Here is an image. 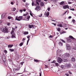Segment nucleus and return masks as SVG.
<instances>
[{
	"mask_svg": "<svg viewBox=\"0 0 76 76\" xmlns=\"http://www.w3.org/2000/svg\"><path fill=\"white\" fill-rule=\"evenodd\" d=\"M35 10L38 11L40 10V6L39 5H37V6L36 8L35 9Z\"/></svg>",
	"mask_w": 76,
	"mask_h": 76,
	"instance_id": "39448f33",
	"label": "nucleus"
},
{
	"mask_svg": "<svg viewBox=\"0 0 76 76\" xmlns=\"http://www.w3.org/2000/svg\"><path fill=\"white\" fill-rule=\"evenodd\" d=\"M58 44L60 46H62L63 45V43L61 42H60L58 43Z\"/></svg>",
	"mask_w": 76,
	"mask_h": 76,
	"instance_id": "6ab92c4d",
	"label": "nucleus"
},
{
	"mask_svg": "<svg viewBox=\"0 0 76 76\" xmlns=\"http://www.w3.org/2000/svg\"><path fill=\"white\" fill-rule=\"evenodd\" d=\"M64 62H67V59H64Z\"/></svg>",
	"mask_w": 76,
	"mask_h": 76,
	"instance_id": "f704fd0d",
	"label": "nucleus"
},
{
	"mask_svg": "<svg viewBox=\"0 0 76 76\" xmlns=\"http://www.w3.org/2000/svg\"><path fill=\"white\" fill-rule=\"evenodd\" d=\"M23 63H24V62H21L20 64L21 65H23Z\"/></svg>",
	"mask_w": 76,
	"mask_h": 76,
	"instance_id": "a19ab883",
	"label": "nucleus"
},
{
	"mask_svg": "<svg viewBox=\"0 0 76 76\" xmlns=\"http://www.w3.org/2000/svg\"><path fill=\"white\" fill-rule=\"evenodd\" d=\"M41 73H42V72H41V73L40 74L39 76H41Z\"/></svg>",
	"mask_w": 76,
	"mask_h": 76,
	"instance_id": "338daca9",
	"label": "nucleus"
},
{
	"mask_svg": "<svg viewBox=\"0 0 76 76\" xmlns=\"http://www.w3.org/2000/svg\"><path fill=\"white\" fill-rule=\"evenodd\" d=\"M52 24H53V25H54V26H56V23H53Z\"/></svg>",
	"mask_w": 76,
	"mask_h": 76,
	"instance_id": "4d7b16f0",
	"label": "nucleus"
},
{
	"mask_svg": "<svg viewBox=\"0 0 76 76\" xmlns=\"http://www.w3.org/2000/svg\"><path fill=\"white\" fill-rule=\"evenodd\" d=\"M11 4H12V5H13V2H11Z\"/></svg>",
	"mask_w": 76,
	"mask_h": 76,
	"instance_id": "e2e57ef3",
	"label": "nucleus"
},
{
	"mask_svg": "<svg viewBox=\"0 0 76 76\" xmlns=\"http://www.w3.org/2000/svg\"><path fill=\"white\" fill-rule=\"evenodd\" d=\"M28 42H29V41L27 40L26 44L27 45H28Z\"/></svg>",
	"mask_w": 76,
	"mask_h": 76,
	"instance_id": "6e6d98bb",
	"label": "nucleus"
},
{
	"mask_svg": "<svg viewBox=\"0 0 76 76\" xmlns=\"http://www.w3.org/2000/svg\"><path fill=\"white\" fill-rule=\"evenodd\" d=\"M4 52L5 53H7V51L6 50H4Z\"/></svg>",
	"mask_w": 76,
	"mask_h": 76,
	"instance_id": "7c9ffc66",
	"label": "nucleus"
},
{
	"mask_svg": "<svg viewBox=\"0 0 76 76\" xmlns=\"http://www.w3.org/2000/svg\"><path fill=\"white\" fill-rule=\"evenodd\" d=\"M23 18H23L22 16H19V17H16L15 18V20H18V21H20Z\"/></svg>",
	"mask_w": 76,
	"mask_h": 76,
	"instance_id": "f03ea898",
	"label": "nucleus"
},
{
	"mask_svg": "<svg viewBox=\"0 0 76 76\" xmlns=\"http://www.w3.org/2000/svg\"><path fill=\"white\" fill-rule=\"evenodd\" d=\"M34 27V25H28V28L31 29V28H33Z\"/></svg>",
	"mask_w": 76,
	"mask_h": 76,
	"instance_id": "2eb2a0df",
	"label": "nucleus"
},
{
	"mask_svg": "<svg viewBox=\"0 0 76 76\" xmlns=\"http://www.w3.org/2000/svg\"><path fill=\"white\" fill-rule=\"evenodd\" d=\"M34 2H32V6H34Z\"/></svg>",
	"mask_w": 76,
	"mask_h": 76,
	"instance_id": "a18cd8bd",
	"label": "nucleus"
},
{
	"mask_svg": "<svg viewBox=\"0 0 76 76\" xmlns=\"http://www.w3.org/2000/svg\"><path fill=\"white\" fill-rule=\"evenodd\" d=\"M34 6H37V4H34Z\"/></svg>",
	"mask_w": 76,
	"mask_h": 76,
	"instance_id": "69168bd1",
	"label": "nucleus"
},
{
	"mask_svg": "<svg viewBox=\"0 0 76 76\" xmlns=\"http://www.w3.org/2000/svg\"><path fill=\"white\" fill-rule=\"evenodd\" d=\"M13 45H10H10H8V47L9 48H12V47H13Z\"/></svg>",
	"mask_w": 76,
	"mask_h": 76,
	"instance_id": "4468645a",
	"label": "nucleus"
},
{
	"mask_svg": "<svg viewBox=\"0 0 76 76\" xmlns=\"http://www.w3.org/2000/svg\"><path fill=\"white\" fill-rule=\"evenodd\" d=\"M17 28H18V27H17V26H15V29H17Z\"/></svg>",
	"mask_w": 76,
	"mask_h": 76,
	"instance_id": "0e129e2a",
	"label": "nucleus"
},
{
	"mask_svg": "<svg viewBox=\"0 0 76 76\" xmlns=\"http://www.w3.org/2000/svg\"><path fill=\"white\" fill-rule=\"evenodd\" d=\"M72 22H73V23H75V22H76V21H75V20L73 19L72 20Z\"/></svg>",
	"mask_w": 76,
	"mask_h": 76,
	"instance_id": "72a5a7b5",
	"label": "nucleus"
},
{
	"mask_svg": "<svg viewBox=\"0 0 76 76\" xmlns=\"http://www.w3.org/2000/svg\"><path fill=\"white\" fill-rule=\"evenodd\" d=\"M25 38H23V39L22 41H25Z\"/></svg>",
	"mask_w": 76,
	"mask_h": 76,
	"instance_id": "052dcab7",
	"label": "nucleus"
},
{
	"mask_svg": "<svg viewBox=\"0 0 76 76\" xmlns=\"http://www.w3.org/2000/svg\"><path fill=\"white\" fill-rule=\"evenodd\" d=\"M53 36L52 35H50L49 37V38H53Z\"/></svg>",
	"mask_w": 76,
	"mask_h": 76,
	"instance_id": "de8ad7c7",
	"label": "nucleus"
},
{
	"mask_svg": "<svg viewBox=\"0 0 76 76\" xmlns=\"http://www.w3.org/2000/svg\"><path fill=\"white\" fill-rule=\"evenodd\" d=\"M69 19H71V18H72V17L71 16H69L68 17Z\"/></svg>",
	"mask_w": 76,
	"mask_h": 76,
	"instance_id": "bf43d9fd",
	"label": "nucleus"
},
{
	"mask_svg": "<svg viewBox=\"0 0 76 76\" xmlns=\"http://www.w3.org/2000/svg\"><path fill=\"white\" fill-rule=\"evenodd\" d=\"M14 70H15V71H18V70H19V69H14Z\"/></svg>",
	"mask_w": 76,
	"mask_h": 76,
	"instance_id": "2f4dec72",
	"label": "nucleus"
},
{
	"mask_svg": "<svg viewBox=\"0 0 76 76\" xmlns=\"http://www.w3.org/2000/svg\"><path fill=\"white\" fill-rule=\"evenodd\" d=\"M10 25V23H7V25Z\"/></svg>",
	"mask_w": 76,
	"mask_h": 76,
	"instance_id": "49530a36",
	"label": "nucleus"
},
{
	"mask_svg": "<svg viewBox=\"0 0 76 76\" xmlns=\"http://www.w3.org/2000/svg\"><path fill=\"white\" fill-rule=\"evenodd\" d=\"M65 75L67 76H69V74H65Z\"/></svg>",
	"mask_w": 76,
	"mask_h": 76,
	"instance_id": "79ce46f5",
	"label": "nucleus"
},
{
	"mask_svg": "<svg viewBox=\"0 0 76 76\" xmlns=\"http://www.w3.org/2000/svg\"><path fill=\"white\" fill-rule=\"evenodd\" d=\"M50 15V12H45L44 14V15L46 16V17H48Z\"/></svg>",
	"mask_w": 76,
	"mask_h": 76,
	"instance_id": "20e7f679",
	"label": "nucleus"
},
{
	"mask_svg": "<svg viewBox=\"0 0 76 76\" xmlns=\"http://www.w3.org/2000/svg\"><path fill=\"white\" fill-rule=\"evenodd\" d=\"M1 31L3 32L6 33V32H7L8 31V29L7 28V27H5L4 28H1Z\"/></svg>",
	"mask_w": 76,
	"mask_h": 76,
	"instance_id": "f257e3e1",
	"label": "nucleus"
},
{
	"mask_svg": "<svg viewBox=\"0 0 76 76\" xmlns=\"http://www.w3.org/2000/svg\"><path fill=\"white\" fill-rule=\"evenodd\" d=\"M40 4L41 6H43L44 5V3L43 2H41L40 3Z\"/></svg>",
	"mask_w": 76,
	"mask_h": 76,
	"instance_id": "412c9836",
	"label": "nucleus"
},
{
	"mask_svg": "<svg viewBox=\"0 0 76 76\" xmlns=\"http://www.w3.org/2000/svg\"><path fill=\"white\" fill-rule=\"evenodd\" d=\"M57 26L59 27H63V25H62L61 24H57Z\"/></svg>",
	"mask_w": 76,
	"mask_h": 76,
	"instance_id": "aec40b11",
	"label": "nucleus"
},
{
	"mask_svg": "<svg viewBox=\"0 0 76 76\" xmlns=\"http://www.w3.org/2000/svg\"><path fill=\"white\" fill-rule=\"evenodd\" d=\"M67 48H71L70 47L69 45H67Z\"/></svg>",
	"mask_w": 76,
	"mask_h": 76,
	"instance_id": "ea45409f",
	"label": "nucleus"
},
{
	"mask_svg": "<svg viewBox=\"0 0 76 76\" xmlns=\"http://www.w3.org/2000/svg\"><path fill=\"white\" fill-rule=\"evenodd\" d=\"M30 15L32 17H33V15H32V13H30Z\"/></svg>",
	"mask_w": 76,
	"mask_h": 76,
	"instance_id": "5fc2aeb1",
	"label": "nucleus"
},
{
	"mask_svg": "<svg viewBox=\"0 0 76 76\" xmlns=\"http://www.w3.org/2000/svg\"><path fill=\"white\" fill-rule=\"evenodd\" d=\"M61 40L62 41V42H64V43H66V42H65V41H64V40L62 39V40Z\"/></svg>",
	"mask_w": 76,
	"mask_h": 76,
	"instance_id": "4c0bfd02",
	"label": "nucleus"
},
{
	"mask_svg": "<svg viewBox=\"0 0 76 76\" xmlns=\"http://www.w3.org/2000/svg\"><path fill=\"white\" fill-rule=\"evenodd\" d=\"M36 3H37V4L38 5H39V3H38V2H41V0H36Z\"/></svg>",
	"mask_w": 76,
	"mask_h": 76,
	"instance_id": "9d476101",
	"label": "nucleus"
},
{
	"mask_svg": "<svg viewBox=\"0 0 76 76\" xmlns=\"http://www.w3.org/2000/svg\"><path fill=\"white\" fill-rule=\"evenodd\" d=\"M65 56H66V57H70V54L69 53H66L65 54Z\"/></svg>",
	"mask_w": 76,
	"mask_h": 76,
	"instance_id": "9b49d317",
	"label": "nucleus"
},
{
	"mask_svg": "<svg viewBox=\"0 0 76 76\" xmlns=\"http://www.w3.org/2000/svg\"><path fill=\"white\" fill-rule=\"evenodd\" d=\"M12 18H12V17L11 16H8L7 18L8 19H12Z\"/></svg>",
	"mask_w": 76,
	"mask_h": 76,
	"instance_id": "cd10ccee",
	"label": "nucleus"
},
{
	"mask_svg": "<svg viewBox=\"0 0 76 76\" xmlns=\"http://www.w3.org/2000/svg\"><path fill=\"white\" fill-rule=\"evenodd\" d=\"M42 14H41L40 15H39V17H42Z\"/></svg>",
	"mask_w": 76,
	"mask_h": 76,
	"instance_id": "8fccbe9b",
	"label": "nucleus"
},
{
	"mask_svg": "<svg viewBox=\"0 0 76 76\" xmlns=\"http://www.w3.org/2000/svg\"><path fill=\"white\" fill-rule=\"evenodd\" d=\"M72 2H68V4H72Z\"/></svg>",
	"mask_w": 76,
	"mask_h": 76,
	"instance_id": "13d9d810",
	"label": "nucleus"
},
{
	"mask_svg": "<svg viewBox=\"0 0 76 76\" xmlns=\"http://www.w3.org/2000/svg\"><path fill=\"white\" fill-rule=\"evenodd\" d=\"M9 50L10 51H11V52H13V51H14V50L13 49H10Z\"/></svg>",
	"mask_w": 76,
	"mask_h": 76,
	"instance_id": "b1692460",
	"label": "nucleus"
},
{
	"mask_svg": "<svg viewBox=\"0 0 76 76\" xmlns=\"http://www.w3.org/2000/svg\"><path fill=\"white\" fill-rule=\"evenodd\" d=\"M47 10L49 11L50 10V8H48Z\"/></svg>",
	"mask_w": 76,
	"mask_h": 76,
	"instance_id": "c03bdc74",
	"label": "nucleus"
},
{
	"mask_svg": "<svg viewBox=\"0 0 76 76\" xmlns=\"http://www.w3.org/2000/svg\"><path fill=\"white\" fill-rule=\"evenodd\" d=\"M27 38L28 39H29V38H31V36L30 35H28L27 36Z\"/></svg>",
	"mask_w": 76,
	"mask_h": 76,
	"instance_id": "473e14b6",
	"label": "nucleus"
},
{
	"mask_svg": "<svg viewBox=\"0 0 76 76\" xmlns=\"http://www.w3.org/2000/svg\"><path fill=\"white\" fill-rule=\"evenodd\" d=\"M15 10H16V8H14L13 9L12 11L13 12H15Z\"/></svg>",
	"mask_w": 76,
	"mask_h": 76,
	"instance_id": "c9c22d12",
	"label": "nucleus"
},
{
	"mask_svg": "<svg viewBox=\"0 0 76 76\" xmlns=\"http://www.w3.org/2000/svg\"><path fill=\"white\" fill-rule=\"evenodd\" d=\"M29 34V32H28V31H25L23 33L24 35H28Z\"/></svg>",
	"mask_w": 76,
	"mask_h": 76,
	"instance_id": "ddd939ff",
	"label": "nucleus"
},
{
	"mask_svg": "<svg viewBox=\"0 0 76 76\" xmlns=\"http://www.w3.org/2000/svg\"><path fill=\"white\" fill-rule=\"evenodd\" d=\"M5 16H6V13H4L2 15L1 17H3V18H5Z\"/></svg>",
	"mask_w": 76,
	"mask_h": 76,
	"instance_id": "a211bd4d",
	"label": "nucleus"
},
{
	"mask_svg": "<svg viewBox=\"0 0 76 76\" xmlns=\"http://www.w3.org/2000/svg\"><path fill=\"white\" fill-rule=\"evenodd\" d=\"M64 15H65V14L64 13L62 15V16H64Z\"/></svg>",
	"mask_w": 76,
	"mask_h": 76,
	"instance_id": "774afa93",
	"label": "nucleus"
},
{
	"mask_svg": "<svg viewBox=\"0 0 76 76\" xmlns=\"http://www.w3.org/2000/svg\"><path fill=\"white\" fill-rule=\"evenodd\" d=\"M24 18H24V20H25L26 19H27L28 20H29V19H30V16L29 15H28L27 17H24Z\"/></svg>",
	"mask_w": 76,
	"mask_h": 76,
	"instance_id": "0eeeda50",
	"label": "nucleus"
},
{
	"mask_svg": "<svg viewBox=\"0 0 76 76\" xmlns=\"http://www.w3.org/2000/svg\"><path fill=\"white\" fill-rule=\"evenodd\" d=\"M16 36V35L15 34L13 33L12 34V35L11 36V37L12 38H16V37H15Z\"/></svg>",
	"mask_w": 76,
	"mask_h": 76,
	"instance_id": "1a4fd4ad",
	"label": "nucleus"
},
{
	"mask_svg": "<svg viewBox=\"0 0 76 76\" xmlns=\"http://www.w3.org/2000/svg\"><path fill=\"white\" fill-rule=\"evenodd\" d=\"M64 9H69V7L67 5H64L63 7Z\"/></svg>",
	"mask_w": 76,
	"mask_h": 76,
	"instance_id": "423d86ee",
	"label": "nucleus"
},
{
	"mask_svg": "<svg viewBox=\"0 0 76 76\" xmlns=\"http://www.w3.org/2000/svg\"><path fill=\"white\" fill-rule=\"evenodd\" d=\"M23 45V43H21L20 44H19V46L20 47H21Z\"/></svg>",
	"mask_w": 76,
	"mask_h": 76,
	"instance_id": "bb28decb",
	"label": "nucleus"
},
{
	"mask_svg": "<svg viewBox=\"0 0 76 76\" xmlns=\"http://www.w3.org/2000/svg\"><path fill=\"white\" fill-rule=\"evenodd\" d=\"M26 6H28V3H26Z\"/></svg>",
	"mask_w": 76,
	"mask_h": 76,
	"instance_id": "603ef678",
	"label": "nucleus"
},
{
	"mask_svg": "<svg viewBox=\"0 0 76 76\" xmlns=\"http://www.w3.org/2000/svg\"><path fill=\"white\" fill-rule=\"evenodd\" d=\"M45 68H48V66L47 65H45Z\"/></svg>",
	"mask_w": 76,
	"mask_h": 76,
	"instance_id": "09e8293b",
	"label": "nucleus"
},
{
	"mask_svg": "<svg viewBox=\"0 0 76 76\" xmlns=\"http://www.w3.org/2000/svg\"><path fill=\"white\" fill-rule=\"evenodd\" d=\"M34 62H39L40 61L37 59H34Z\"/></svg>",
	"mask_w": 76,
	"mask_h": 76,
	"instance_id": "a878e982",
	"label": "nucleus"
},
{
	"mask_svg": "<svg viewBox=\"0 0 76 76\" xmlns=\"http://www.w3.org/2000/svg\"><path fill=\"white\" fill-rule=\"evenodd\" d=\"M56 62V61L54 60L53 61V62H52V63H54Z\"/></svg>",
	"mask_w": 76,
	"mask_h": 76,
	"instance_id": "3c124183",
	"label": "nucleus"
},
{
	"mask_svg": "<svg viewBox=\"0 0 76 76\" xmlns=\"http://www.w3.org/2000/svg\"><path fill=\"white\" fill-rule=\"evenodd\" d=\"M56 29L58 32H60L61 30V29H60V27H58V28H56Z\"/></svg>",
	"mask_w": 76,
	"mask_h": 76,
	"instance_id": "4be33fe9",
	"label": "nucleus"
},
{
	"mask_svg": "<svg viewBox=\"0 0 76 76\" xmlns=\"http://www.w3.org/2000/svg\"><path fill=\"white\" fill-rule=\"evenodd\" d=\"M67 41L68 42H70L72 41V40L71 39H69V38H68L67 39Z\"/></svg>",
	"mask_w": 76,
	"mask_h": 76,
	"instance_id": "f8f14e48",
	"label": "nucleus"
},
{
	"mask_svg": "<svg viewBox=\"0 0 76 76\" xmlns=\"http://www.w3.org/2000/svg\"><path fill=\"white\" fill-rule=\"evenodd\" d=\"M69 74H70V75H72V72L70 71H69Z\"/></svg>",
	"mask_w": 76,
	"mask_h": 76,
	"instance_id": "58836bf2",
	"label": "nucleus"
},
{
	"mask_svg": "<svg viewBox=\"0 0 76 76\" xmlns=\"http://www.w3.org/2000/svg\"><path fill=\"white\" fill-rule=\"evenodd\" d=\"M69 38H70L71 39H75V38L73 37L72 36H69Z\"/></svg>",
	"mask_w": 76,
	"mask_h": 76,
	"instance_id": "dca6fc26",
	"label": "nucleus"
},
{
	"mask_svg": "<svg viewBox=\"0 0 76 76\" xmlns=\"http://www.w3.org/2000/svg\"><path fill=\"white\" fill-rule=\"evenodd\" d=\"M71 60L72 61H75V58L74 57H73L71 58Z\"/></svg>",
	"mask_w": 76,
	"mask_h": 76,
	"instance_id": "f3484780",
	"label": "nucleus"
},
{
	"mask_svg": "<svg viewBox=\"0 0 76 76\" xmlns=\"http://www.w3.org/2000/svg\"><path fill=\"white\" fill-rule=\"evenodd\" d=\"M64 33H66V32L65 31H62L60 33V34H64Z\"/></svg>",
	"mask_w": 76,
	"mask_h": 76,
	"instance_id": "5701e85b",
	"label": "nucleus"
},
{
	"mask_svg": "<svg viewBox=\"0 0 76 76\" xmlns=\"http://www.w3.org/2000/svg\"><path fill=\"white\" fill-rule=\"evenodd\" d=\"M20 12L22 13L23 12V10H22L21 9L20 10Z\"/></svg>",
	"mask_w": 76,
	"mask_h": 76,
	"instance_id": "37998d69",
	"label": "nucleus"
},
{
	"mask_svg": "<svg viewBox=\"0 0 76 76\" xmlns=\"http://www.w3.org/2000/svg\"><path fill=\"white\" fill-rule=\"evenodd\" d=\"M55 64L56 66H58V63H55Z\"/></svg>",
	"mask_w": 76,
	"mask_h": 76,
	"instance_id": "e433bc0d",
	"label": "nucleus"
},
{
	"mask_svg": "<svg viewBox=\"0 0 76 76\" xmlns=\"http://www.w3.org/2000/svg\"><path fill=\"white\" fill-rule=\"evenodd\" d=\"M63 61V60H62V59L60 57L58 58V59L57 60V61L59 63H61V62Z\"/></svg>",
	"mask_w": 76,
	"mask_h": 76,
	"instance_id": "7ed1b4c3",
	"label": "nucleus"
},
{
	"mask_svg": "<svg viewBox=\"0 0 76 76\" xmlns=\"http://www.w3.org/2000/svg\"><path fill=\"white\" fill-rule=\"evenodd\" d=\"M70 10H73V11H74V10H75V9H74V8H72V9H70Z\"/></svg>",
	"mask_w": 76,
	"mask_h": 76,
	"instance_id": "864d4df0",
	"label": "nucleus"
},
{
	"mask_svg": "<svg viewBox=\"0 0 76 76\" xmlns=\"http://www.w3.org/2000/svg\"><path fill=\"white\" fill-rule=\"evenodd\" d=\"M23 1V2H26V0H22Z\"/></svg>",
	"mask_w": 76,
	"mask_h": 76,
	"instance_id": "680f3d73",
	"label": "nucleus"
},
{
	"mask_svg": "<svg viewBox=\"0 0 76 76\" xmlns=\"http://www.w3.org/2000/svg\"><path fill=\"white\" fill-rule=\"evenodd\" d=\"M13 33H14V30H12V31L11 32V34L12 35V34H13Z\"/></svg>",
	"mask_w": 76,
	"mask_h": 76,
	"instance_id": "c756f323",
	"label": "nucleus"
},
{
	"mask_svg": "<svg viewBox=\"0 0 76 76\" xmlns=\"http://www.w3.org/2000/svg\"><path fill=\"white\" fill-rule=\"evenodd\" d=\"M60 4L61 5L64 4V1H62L60 3Z\"/></svg>",
	"mask_w": 76,
	"mask_h": 76,
	"instance_id": "393cba45",
	"label": "nucleus"
},
{
	"mask_svg": "<svg viewBox=\"0 0 76 76\" xmlns=\"http://www.w3.org/2000/svg\"><path fill=\"white\" fill-rule=\"evenodd\" d=\"M28 12H27L26 13L24 14L23 16H27V15H28Z\"/></svg>",
	"mask_w": 76,
	"mask_h": 76,
	"instance_id": "c85d7f7f",
	"label": "nucleus"
},
{
	"mask_svg": "<svg viewBox=\"0 0 76 76\" xmlns=\"http://www.w3.org/2000/svg\"><path fill=\"white\" fill-rule=\"evenodd\" d=\"M66 67H68V68H69L71 67V65L70 64H66Z\"/></svg>",
	"mask_w": 76,
	"mask_h": 76,
	"instance_id": "6e6552de",
	"label": "nucleus"
}]
</instances>
